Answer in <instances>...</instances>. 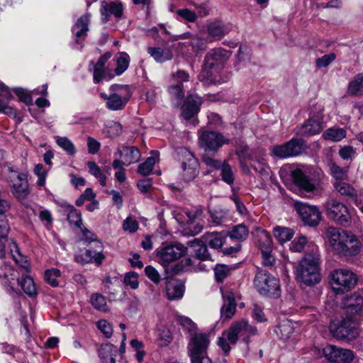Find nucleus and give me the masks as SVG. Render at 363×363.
<instances>
[{"label":"nucleus","mask_w":363,"mask_h":363,"mask_svg":"<svg viewBox=\"0 0 363 363\" xmlns=\"http://www.w3.org/2000/svg\"><path fill=\"white\" fill-rule=\"evenodd\" d=\"M256 333L255 327L250 325L247 320H241L233 323L228 330L224 331V335H226L230 343L235 344L239 337L248 342L249 338Z\"/></svg>","instance_id":"9b49d317"},{"label":"nucleus","mask_w":363,"mask_h":363,"mask_svg":"<svg viewBox=\"0 0 363 363\" xmlns=\"http://www.w3.org/2000/svg\"><path fill=\"white\" fill-rule=\"evenodd\" d=\"M0 113H4L6 115H11L14 113L13 109L11 106L8 105V101L13 97L10 89L0 81Z\"/></svg>","instance_id":"c756f323"},{"label":"nucleus","mask_w":363,"mask_h":363,"mask_svg":"<svg viewBox=\"0 0 363 363\" xmlns=\"http://www.w3.org/2000/svg\"><path fill=\"white\" fill-rule=\"evenodd\" d=\"M184 292L183 283L174 278H169L166 281V295L169 300L173 301L181 298Z\"/></svg>","instance_id":"a878e982"},{"label":"nucleus","mask_w":363,"mask_h":363,"mask_svg":"<svg viewBox=\"0 0 363 363\" xmlns=\"http://www.w3.org/2000/svg\"><path fill=\"white\" fill-rule=\"evenodd\" d=\"M230 55V51L222 48L210 50L205 56L203 68L198 77L199 79L206 84L215 83L217 81L216 74L224 67Z\"/></svg>","instance_id":"20e7f679"},{"label":"nucleus","mask_w":363,"mask_h":363,"mask_svg":"<svg viewBox=\"0 0 363 363\" xmlns=\"http://www.w3.org/2000/svg\"><path fill=\"white\" fill-rule=\"evenodd\" d=\"M346 130L340 128H330L323 133L325 140L332 142H339L346 137Z\"/></svg>","instance_id":"4c0bfd02"},{"label":"nucleus","mask_w":363,"mask_h":363,"mask_svg":"<svg viewBox=\"0 0 363 363\" xmlns=\"http://www.w3.org/2000/svg\"><path fill=\"white\" fill-rule=\"evenodd\" d=\"M201 104V98L197 94L189 95L182 107V116L183 118L186 120L193 118L199 111Z\"/></svg>","instance_id":"5701e85b"},{"label":"nucleus","mask_w":363,"mask_h":363,"mask_svg":"<svg viewBox=\"0 0 363 363\" xmlns=\"http://www.w3.org/2000/svg\"><path fill=\"white\" fill-rule=\"evenodd\" d=\"M347 92L353 96L363 94V73L357 74L349 83Z\"/></svg>","instance_id":"e433bc0d"},{"label":"nucleus","mask_w":363,"mask_h":363,"mask_svg":"<svg viewBox=\"0 0 363 363\" xmlns=\"http://www.w3.org/2000/svg\"><path fill=\"white\" fill-rule=\"evenodd\" d=\"M184 159L182 163V177L185 182H190L194 179L199 173V162L194 155L185 150L184 152Z\"/></svg>","instance_id":"aec40b11"},{"label":"nucleus","mask_w":363,"mask_h":363,"mask_svg":"<svg viewBox=\"0 0 363 363\" xmlns=\"http://www.w3.org/2000/svg\"><path fill=\"white\" fill-rule=\"evenodd\" d=\"M230 272V268L225 264H217L214 269L215 278L218 281L225 279Z\"/></svg>","instance_id":"bf43d9fd"},{"label":"nucleus","mask_w":363,"mask_h":363,"mask_svg":"<svg viewBox=\"0 0 363 363\" xmlns=\"http://www.w3.org/2000/svg\"><path fill=\"white\" fill-rule=\"evenodd\" d=\"M61 277V272L56 268H51L45 272V280L52 286H57L59 282L57 278Z\"/></svg>","instance_id":"603ef678"},{"label":"nucleus","mask_w":363,"mask_h":363,"mask_svg":"<svg viewBox=\"0 0 363 363\" xmlns=\"http://www.w3.org/2000/svg\"><path fill=\"white\" fill-rule=\"evenodd\" d=\"M275 333L281 340H289L296 333L294 324L289 320H284L276 328Z\"/></svg>","instance_id":"7c9ffc66"},{"label":"nucleus","mask_w":363,"mask_h":363,"mask_svg":"<svg viewBox=\"0 0 363 363\" xmlns=\"http://www.w3.org/2000/svg\"><path fill=\"white\" fill-rule=\"evenodd\" d=\"M323 354L331 363H350L354 357L352 350L331 345L323 348Z\"/></svg>","instance_id":"f3484780"},{"label":"nucleus","mask_w":363,"mask_h":363,"mask_svg":"<svg viewBox=\"0 0 363 363\" xmlns=\"http://www.w3.org/2000/svg\"><path fill=\"white\" fill-rule=\"evenodd\" d=\"M177 320L182 328L190 333H196L197 330L196 324L189 317L184 315H177Z\"/></svg>","instance_id":"09e8293b"},{"label":"nucleus","mask_w":363,"mask_h":363,"mask_svg":"<svg viewBox=\"0 0 363 363\" xmlns=\"http://www.w3.org/2000/svg\"><path fill=\"white\" fill-rule=\"evenodd\" d=\"M123 284L131 289H137L139 287L138 274L135 272H128L124 274Z\"/></svg>","instance_id":"864d4df0"},{"label":"nucleus","mask_w":363,"mask_h":363,"mask_svg":"<svg viewBox=\"0 0 363 363\" xmlns=\"http://www.w3.org/2000/svg\"><path fill=\"white\" fill-rule=\"evenodd\" d=\"M199 143L206 152H216L228 140L216 132L204 130L200 132Z\"/></svg>","instance_id":"2eb2a0df"},{"label":"nucleus","mask_w":363,"mask_h":363,"mask_svg":"<svg viewBox=\"0 0 363 363\" xmlns=\"http://www.w3.org/2000/svg\"><path fill=\"white\" fill-rule=\"evenodd\" d=\"M116 154L118 155L119 157L124 160L125 166L138 162L141 157L140 150L134 146L123 147L122 150H118L115 155Z\"/></svg>","instance_id":"c85d7f7f"},{"label":"nucleus","mask_w":363,"mask_h":363,"mask_svg":"<svg viewBox=\"0 0 363 363\" xmlns=\"http://www.w3.org/2000/svg\"><path fill=\"white\" fill-rule=\"evenodd\" d=\"M295 209L306 225L316 226L319 224L322 213L317 206L306 203L296 202Z\"/></svg>","instance_id":"4468645a"},{"label":"nucleus","mask_w":363,"mask_h":363,"mask_svg":"<svg viewBox=\"0 0 363 363\" xmlns=\"http://www.w3.org/2000/svg\"><path fill=\"white\" fill-rule=\"evenodd\" d=\"M158 159V152H152V155L147 157L143 163L139 165L138 169V173L143 176L149 175L152 172L153 167Z\"/></svg>","instance_id":"c9c22d12"},{"label":"nucleus","mask_w":363,"mask_h":363,"mask_svg":"<svg viewBox=\"0 0 363 363\" xmlns=\"http://www.w3.org/2000/svg\"><path fill=\"white\" fill-rule=\"evenodd\" d=\"M312 253L305 255L296 268V278L301 284L312 286L321 280L318 247L312 245Z\"/></svg>","instance_id":"7ed1b4c3"},{"label":"nucleus","mask_w":363,"mask_h":363,"mask_svg":"<svg viewBox=\"0 0 363 363\" xmlns=\"http://www.w3.org/2000/svg\"><path fill=\"white\" fill-rule=\"evenodd\" d=\"M91 303L96 310L106 311L108 310L106 298L98 293L94 294L91 296Z\"/></svg>","instance_id":"49530a36"},{"label":"nucleus","mask_w":363,"mask_h":363,"mask_svg":"<svg viewBox=\"0 0 363 363\" xmlns=\"http://www.w3.org/2000/svg\"><path fill=\"white\" fill-rule=\"evenodd\" d=\"M345 311L340 318L330 324V331L339 340L349 341L359 335V323L363 320V296L354 292L344 301Z\"/></svg>","instance_id":"f257e3e1"},{"label":"nucleus","mask_w":363,"mask_h":363,"mask_svg":"<svg viewBox=\"0 0 363 363\" xmlns=\"http://www.w3.org/2000/svg\"><path fill=\"white\" fill-rule=\"evenodd\" d=\"M280 177L284 180L289 175L299 194L304 197L311 198L320 194L323 188L317 179H309L300 168L284 167L280 170Z\"/></svg>","instance_id":"39448f33"},{"label":"nucleus","mask_w":363,"mask_h":363,"mask_svg":"<svg viewBox=\"0 0 363 363\" xmlns=\"http://www.w3.org/2000/svg\"><path fill=\"white\" fill-rule=\"evenodd\" d=\"M129 63V55L125 52L119 53V56L116 57V67L115 68L116 75L122 74L128 69Z\"/></svg>","instance_id":"c03bdc74"},{"label":"nucleus","mask_w":363,"mask_h":363,"mask_svg":"<svg viewBox=\"0 0 363 363\" xmlns=\"http://www.w3.org/2000/svg\"><path fill=\"white\" fill-rule=\"evenodd\" d=\"M329 283L332 290L337 294H345L355 286L357 275L347 269H338L332 271L329 275Z\"/></svg>","instance_id":"6e6552de"},{"label":"nucleus","mask_w":363,"mask_h":363,"mask_svg":"<svg viewBox=\"0 0 363 363\" xmlns=\"http://www.w3.org/2000/svg\"><path fill=\"white\" fill-rule=\"evenodd\" d=\"M308 244L305 236L296 238L290 244V250L294 252H301Z\"/></svg>","instance_id":"13d9d810"},{"label":"nucleus","mask_w":363,"mask_h":363,"mask_svg":"<svg viewBox=\"0 0 363 363\" xmlns=\"http://www.w3.org/2000/svg\"><path fill=\"white\" fill-rule=\"evenodd\" d=\"M323 125L319 120L310 118L306 124L302 126L301 133L312 135L319 133L322 129Z\"/></svg>","instance_id":"58836bf2"},{"label":"nucleus","mask_w":363,"mask_h":363,"mask_svg":"<svg viewBox=\"0 0 363 363\" xmlns=\"http://www.w3.org/2000/svg\"><path fill=\"white\" fill-rule=\"evenodd\" d=\"M325 208L327 216L337 223L347 226L353 219L352 211L335 199H328L325 203Z\"/></svg>","instance_id":"9d476101"},{"label":"nucleus","mask_w":363,"mask_h":363,"mask_svg":"<svg viewBox=\"0 0 363 363\" xmlns=\"http://www.w3.org/2000/svg\"><path fill=\"white\" fill-rule=\"evenodd\" d=\"M329 168L331 175L336 179V182L342 181L347 178V170L336 164L330 163Z\"/></svg>","instance_id":"6e6d98bb"},{"label":"nucleus","mask_w":363,"mask_h":363,"mask_svg":"<svg viewBox=\"0 0 363 363\" xmlns=\"http://www.w3.org/2000/svg\"><path fill=\"white\" fill-rule=\"evenodd\" d=\"M172 341V335L170 330L165 327L162 326L157 330V337L156 340L157 344L159 347H167Z\"/></svg>","instance_id":"a19ab883"},{"label":"nucleus","mask_w":363,"mask_h":363,"mask_svg":"<svg viewBox=\"0 0 363 363\" xmlns=\"http://www.w3.org/2000/svg\"><path fill=\"white\" fill-rule=\"evenodd\" d=\"M189 246L194 249V252L198 259L201 260H208L211 259L204 241L199 239H194L189 242Z\"/></svg>","instance_id":"473e14b6"},{"label":"nucleus","mask_w":363,"mask_h":363,"mask_svg":"<svg viewBox=\"0 0 363 363\" xmlns=\"http://www.w3.org/2000/svg\"><path fill=\"white\" fill-rule=\"evenodd\" d=\"M177 15L186 21L194 23L197 20L198 16L195 11L189 9H182L177 11Z\"/></svg>","instance_id":"052dcab7"},{"label":"nucleus","mask_w":363,"mask_h":363,"mask_svg":"<svg viewBox=\"0 0 363 363\" xmlns=\"http://www.w3.org/2000/svg\"><path fill=\"white\" fill-rule=\"evenodd\" d=\"M19 284L28 296L33 297L37 295L36 286L33 279L30 276L23 277L21 281H19Z\"/></svg>","instance_id":"37998d69"},{"label":"nucleus","mask_w":363,"mask_h":363,"mask_svg":"<svg viewBox=\"0 0 363 363\" xmlns=\"http://www.w3.org/2000/svg\"><path fill=\"white\" fill-rule=\"evenodd\" d=\"M147 53L159 63H162L170 60L173 57L172 52L169 49H162L161 48L148 47Z\"/></svg>","instance_id":"2f4dec72"},{"label":"nucleus","mask_w":363,"mask_h":363,"mask_svg":"<svg viewBox=\"0 0 363 363\" xmlns=\"http://www.w3.org/2000/svg\"><path fill=\"white\" fill-rule=\"evenodd\" d=\"M304 142L301 139L292 138L289 141L271 147L270 153L274 157L281 159L295 157L300 155L304 150Z\"/></svg>","instance_id":"f8f14e48"},{"label":"nucleus","mask_w":363,"mask_h":363,"mask_svg":"<svg viewBox=\"0 0 363 363\" xmlns=\"http://www.w3.org/2000/svg\"><path fill=\"white\" fill-rule=\"evenodd\" d=\"M104 246L101 241H96L94 247L86 249L84 252H82L74 256V261L82 265L94 263L96 266H100L105 259L103 253Z\"/></svg>","instance_id":"ddd939ff"},{"label":"nucleus","mask_w":363,"mask_h":363,"mask_svg":"<svg viewBox=\"0 0 363 363\" xmlns=\"http://www.w3.org/2000/svg\"><path fill=\"white\" fill-rule=\"evenodd\" d=\"M33 172L38 177L37 184L39 186H43L45 184L46 177L48 172L45 170L42 164H38L35 165Z\"/></svg>","instance_id":"680f3d73"},{"label":"nucleus","mask_w":363,"mask_h":363,"mask_svg":"<svg viewBox=\"0 0 363 363\" xmlns=\"http://www.w3.org/2000/svg\"><path fill=\"white\" fill-rule=\"evenodd\" d=\"M186 248L182 244L167 245L157 252V257L162 265H168L170 262L182 257Z\"/></svg>","instance_id":"a211bd4d"},{"label":"nucleus","mask_w":363,"mask_h":363,"mask_svg":"<svg viewBox=\"0 0 363 363\" xmlns=\"http://www.w3.org/2000/svg\"><path fill=\"white\" fill-rule=\"evenodd\" d=\"M67 211V220L69 223L79 228L82 225L81 213L72 206H69Z\"/></svg>","instance_id":"de8ad7c7"},{"label":"nucleus","mask_w":363,"mask_h":363,"mask_svg":"<svg viewBox=\"0 0 363 363\" xmlns=\"http://www.w3.org/2000/svg\"><path fill=\"white\" fill-rule=\"evenodd\" d=\"M87 167L89 169L90 173L99 179L101 185L103 186H106V176L102 173L96 163L93 161H89L87 162Z\"/></svg>","instance_id":"3c124183"},{"label":"nucleus","mask_w":363,"mask_h":363,"mask_svg":"<svg viewBox=\"0 0 363 363\" xmlns=\"http://www.w3.org/2000/svg\"><path fill=\"white\" fill-rule=\"evenodd\" d=\"M220 176L222 179L228 184H232L234 182L235 177L232 167L228 164H223L220 167Z\"/></svg>","instance_id":"4d7b16f0"},{"label":"nucleus","mask_w":363,"mask_h":363,"mask_svg":"<svg viewBox=\"0 0 363 363\" xmlns=\"http://www.w3.org/2000/svg\"><path fill=\"white\" fill-rule=\"evenodd\" d=\"M169 93L172 98L177 100L178 103L180 102L184 94L181 84H176L169 86Z\"/></svg>","instance_id":"0e129e2a"},{"label":"nucleus","mask_w":363,"mask_h":363,"mask_svg":"<svg viewBox=\"0 0 363 363\" xmlns=\"http://www.w3.org/2000/svg\"><path fill=\"white\" fill-rule=\"evenodd\" d=\"M123 5L120 2H101V20L104 23H106L109 20V17L113 15L116 18H119L123 14Z\"/></svg>","instance_id":"b1692460"},{"label":"nucleus","mask_w":363,"mask_h":363,"mask_svg":"<svg viewBox=\"0 0 363 363\" xmlns=\"http://www.w3.org/2000/svg\"><path fill=\"white\" fill-rule=\"evenodd\" d=\"M248 235L249 230L247 228L242 224L234 226L228 233V235L230 239L238 242H242L246 240Z\"/></svg>","instance_id":"ea45409f"},{"label":"nucleus","mask_w":363,"mask_h":363,"mask_svg":"<svg viewBox=\"0 0 363 363\" xmlns=\"http://www.w3.org/2000/svg\"><path fill=\"white\" fill-rule=\"evenodd\" d=\"M273 233L274 238L280 243H284L290 240L294 235V231L291 229L282 226H276Z\"/></svg>","instance_id":"79ce46f5"},{"label":"nucleus","mask_w":363,"mask_h":363,"mask_svg":"<svg viewBox=\"0 0 363 363\" xmlns=\"http://www.w3.org/2000/svg\"><path fill=\"white\" fill-rule=\"evenodd\" d=\"M202 238L210 247L217 250L223 247L225 240V237L220 233H206Z\"/></svg>","instance_id":"f704fd0d"},{"label":"nucleus","mask_w":363,"mask_h":363,"mask_svg":"<svg viewBox=\"0 0 363 363\" xmlns=\"http://www.w3.org/2000/svg\"><path fill=\"white\" fill-rule=\"evenodd\" d=\"M11 187L12 194L18 200L25 199L29 194L28 184L24 174H18L11 178Z\"/></svg>","instance_id":"412c9836"},{"label":"nucleus","mask_w":363,"mask_h":363,"mask_svg":"<svg viewBox=\"0 0 363 363\" xmlns=\"http://www.w3.org/2000/svg\"><path fill=\"white\" fill-rule=\"evenodd\" d=\"M335 57L336 56L335 53L325 55L322 57L318 58L315 60V65L318 68L326 67L335 59Z\"/></svg>","instance_id":"69168bd1"},{"label":"nucleus","mask_w":363,"mask_h":363,"mask_svg":"<svg viewBox=\"0 0 363 363\" xmlns=\"http://www.w3.org/2000/svg\"><path fill=\"white\" fill-rule=\"evenodd\" d=\"M55 139L57 144L68 155H74L76 153L75 146L68 138L56 136Z\"/></svg>","instance_id":"a18cd8bd"},{"label":"nucleus","mask_w":363,"mask_h":363,"mask_svg":"<svg viewBox=\"0 0 363 363\" xmlns=\"http://www.w3.org/2000/svg\"><path fill=\"white\" fill-rule=\"evenodd\" d=\"M132 95L128 85L113 84L108 88V93H100V97L106 101V107L111 111L123 110Z\"/></svg>","instance_id":"423d86ee"},{"label":"nucleus","mask_w":363,"mask_h":363,"mask_svg":"<svg viewBox=\"0 0 363 363\" xmlns=\"http://www.w3.org/2000/svg\"><path fill=\"white\" fill-rule=\"evenodd\" d=\"M201 218V217L192 220H188L186 224L187 225L186 228V230H188L186 233L187 234H189L190 235H196L202 231L203 225L199 221Z\"/></svg>","instance_id":"5fc2aeb1"},{"label":"nucleus","mask_w":363,"mask_h":363,"mask_svg":"<svg viewBox=\"0 0 363 363\" xmlns=\"http://www.w3.org/2000/svg\"><path fill=\"white\" fill-rule=\"evenodd\" d=\"M325 237L332 250L337 254L343 256H354L360 251V242L350 232L329 227L325 232Z\"/></svg>","instance_id":"f03ea898"},{"label":"nucleus","mask_w":363,"mask_h":363,"mask_svg":"<svg viewBox=\"0 0 363 363\" xmlns=\"http://www.w3.org/2000/svg\"><path fill=\"white\" fill-rule=\"evenodd\" d=\"M117 351L118 350L116 346L112 344L107 343L101 345L99 350V355L103 363H116L113 356Z\"/></svg>","instance_id":"72a5a7b5"},{"label":"nucleus","mask_w":363,"mask_h":363,"mask_svg":"<svg viewBox=\"0 0 363 363\" xmlns=\"http://www.w3.org/2000/svg\"><path fill=\"white\" fill-rule=\"evenodd\" d=\"M223 304L220 309L221 315L228 319L231 318L236 311L235 296L228 289L220 288Z\"/></svg>","instance_id":"4be33fe9"},{"label":"nucleus","mask_w":363,"mask_h":363,"mask_svg":"<svg viewBox=\"0 0 363 363\" xmlns=\"http://www.w3.org/2000/svg\"><path fill=\"white\" fill-rule=\"evenodd\" d=\"M109 137L114 138L120 135L123 131L122 125L118 122H111L106 127Z\"/></svg>","instance_id":"338daca9"},{"label":"nucleus","mask_w":363,"mask_h":363,"mask_svg":"<svg viewBox=\"0 0 363 363\" xmlns=\"http://www.w3.org/2000/svg\"><path fill=\"white\" fill-rule=\"evenodd\" d=\"M210 340L204 333H195L188 344V353L191 363H212L206 356Z\"/></svg>","instance_id":"1a4fd4ad"},{"label":"nucleus","mask_w":363,"mask_h":363,"mask_svg":"<svg viewBox=\"0 0 363 363\" xmlns=\"http://www.w3.org/2000/svg\"><path fill=\"white\" fill-rule=\"evenodd\" d=\"M10 208V201L5 199L3 192L0 190V258L5 256L4 240L9 232V226L5 213Z\"/></svg>","instance_id":"dca6fc26"},{"label":"nucleus","mask_w":363,"mask_h":363,"mask_svg":"<svg viewBox=\"0 0 363 363\" xmlns=\"http://www.w3.org/2000/svg\"><path fill=\"white\" fill-rule=\"evenodd\" d=\"M90 21V14L86 13L79 18L72 28V33L76 36V42L79 43L84 40L89 30V23Z\"/></svg>","instance_id":"cd10ccee"},{"label":"nucleus","mask_w":363,"mask_h":363,"mask_svg":"<svg viewBox=\"0 0 363 363\" xmlns=\"http://www.w3.org/2000/svg\"><path fill=\"white\" fill-rule=\"evenodd\" d=\"M230 31V27L219 19L208 21L206 25L207 38L210 42L221 40Z\"/></svg>","instance_id":"6ab92c4d"},{"label":"nucleus","mask_w":363,"mask_h":363,"mask_svg":"<svg viewBox=\"0 0 363 363\" xmlns=\"http://www.w3.org/2000/svg\"><path fill=\"white\" fill-rule=\"evenodd\" d=\"M334 186L337 191L346 197L347 200L353 201L356 206L361 204V199L358 196L357 191L350 184L340 181L335 182Z\"/></svg>","instance_id":"bb28decb"},{"label":"nucleus","mask_w":363,"mask_h":363,"mask_svg":"<svg viewBox=\"0 0 363 363\" xmlns=\"http://www.w3.org/2000/svg\"><path fill=\"white\" fill-rule=\"evenodd\" d=\"M172 214L180 225H186L188 220H192L201 217L203 211L199 208L186 211L183 208H177L172 211Z\"/></svg>","instance_id":"393cba45"},{"label":"nucleus","mask_w":363,"mask_h":363,"mask_svg":"<svg viewBox=\"0 0 363 363\" xmlns=\"http://www.w3.org/2000/svg\"><path fill=\"white\" fill-rule=\"evenodd\" d=\"M145 275L149 279L155 284L160 281L161 277L159 272L152 266L148 265L145 268Z\"/></svg>","instance_id":"774afa93"},{"label":"nucleus","mask_w":363,"mask_h":363,"mask_svg":"<svg viewBox=\"0 0 363 363\" xmlns=\"http://www.w3.org/2000/svg\"><path fill=\"white\" fill-rule=\"evenodd\" d=\"M99 330L107 338L111 337L113 334L112 325L106 320H100L97 322Z\"/></svg>","instance_id":"e2e57ef3"},{"label":"nucleus","mask_w":363,"mask_h":363,"mask_svg":"<svg viewBox=\"0 0 363 363\" xmlns=\"http://www.w3.org/2000/svg\"><path fill=\"white\" fill-rule=\"evenodd\" d=\"M253 284L256 291L262 296L269 298H277L280 296L279 279L264 269H257Z\"/></svg>","instance_id":"0eeeda50"},{"label":"nucleus","mask_w":363,"mask_h":363,"mask_svg":"<svg viewBox=\"0 0 363 363\" xmlns=\"http://www.w3.org/2000/svg\"><path fill=\"white\" fill-rule=\"evenodd\" d=\"M258 245L261 250L272 249V240L270 235L266 230H261L257 235Z\"/></svg>","instance_id":"8fccbe9b"}]
</instances>
